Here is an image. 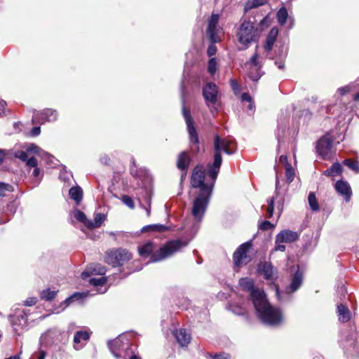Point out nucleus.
Here are the masks:
<instances>
[{"label":"nucleus","instance_id":"f257e3e1","mask_svg":"<svg viewBox=\"0 0 359 359\" xmlns=\"http://www.w3.org/2000/svg\"><path fill=\"white\" fill-rule=\"evenodd\" d=\"M214 149L215 151L214 162L209 165L208 170V175L212 182L210 184L204 182L205 175L203 166L197 165L193 170L191 184L194 189H198L197 196L194 202H208L212 194L213 182L217 177L222 162L221 151L226 154H232L236 151V144L231 137L220 138L219 135H216L214 140Z\"/></svg>","mask_w":359,"mask_h":359},{"label":"nucleus","instance_id":"f03ea898","mask_svg":"<svg viewBox=\"0 0 359 359\" xmlns=\"http://www.w3.org/2000/svg\"><path fill=\"white\" fill-rule=\"evenodd\" d=\"M254 300V307L258 318L264 324L269 326H278L284 321L282 311L273 306L269 302L266 294L256 293Z\"/></svg>","mask_w":359,"mask_h":359},{"label":"nucleus","instance_id":"7ed1b4c3","mask_svg":"<svg viewBox=\"0 0 359 359\" xmlns=\"http://www.w3.org/2000/svg\"><path fill=\"white\" fill-rule=\"evenodd\" d=\"M130 174L142 181L143 186L140 189L139 201L142 200L150 202L153 196L152 177L145 168H137L134 159L131 161Z\"/></svg>","mask_w":359,"mask_h":359},{"label":"nucleus","instance_id":"20e7f679","mask_svg":"<svg viewBox=\"0 0 359 359\" xmlns=\"http://www.w3.org/2000/svg\"><path fill=\"white\" fill-rule=\"evenodd\" d=\"M259 37L258 29L255 23L250 20H243L236 32V38L241 47L240 50H246Z\"/></svg>","mask_w":359,"mask_h":359},{"label":"nucleus","instance_id":"39448f33","mask_svg":"<svg viewBox=\"0 0 359 359\" xmlns=\"http://www.w3.org/2000/svg\"><path fill=\"white\" fill-rule=\"evenodd\" d=\"M191 238H178L168 241L163 246L160 248L151 257V262H156L165 259L180 252L187 247Z\"/></svg>","mask_w":359,"mask_h":359},{"label":"nucleus","instance_id":"423d86ee","mask_svg":"<svg viewBox=\"0 0 359 359\" xmlns=\"http://www.w3.org/2000/svg\"><path fill=\"white\" fill-rule=\"evenodd\" d=\"M219 18L218 14H212L208 21L207 35L212 43L209 46L207 53L210 57L217 52L215 43L221 41L222 29L218 27Z\"/></svg>","mask_w":359,"mask_h":359},{"label":"nucleus","instance_id":"0eeeda50","mask_svg":"<svg viewBox=\"0 0 359 359\" xmlns=\"http://www.w3.org/2000/svg\"><path fill=\"white\" fill-rule=\"evenodd\" d=\"M132 259V254L123 248H117L107 252L105 261L112 266H122Z\"/></svg>","mask_w":359,"mask_h":359},{"label":"nucleus","instance_id":"6e6552de","mask_svg":"<svg viewBox=\"0 0 359 359\" xmlns=\"http://www.w3.org/2000/svg\"><path fill=\"white\" fill-rule=\"evenodd\" d=\"M252 244L246 242L241 244L233 255V262L235 270H239L242 266L246 265L251 261L250 252Z\"/></svg>","mask_w":359,"mask_h":359},{"label":"nucleus","instance_id":"1a4fd4ad","mask_svg":"<svg viewBox=\"0 0 359 359\" xmlns=\"http://www.w3.org/2000/svg\"><path fill=\"white\" fill-rule=\"evenodd\" d=\"M298 238L299 234L297 232L284 229L276 235L273 250L283 252L285 250V246L283 244V243H290L296 241Z\"/></svg>","mask_w":359,"mask_h":359},{"label":"nucleus","instance_id":"9d476101","mask_svg":"<svg viewBox=\"0 0 359 359\" xmlns=\"http://www.w3.org/2000/svg\"><path fill=\"white\" fill-rule=\"evenodd\" d=\"M258 58V54L255 53L245 64V68L248 70V76L253 81H257L262 75L260 72L262 64Z\"/></svg>","mask_w":359,"mask_h":359},{"label":"nucleus","instance_id":"9b49d317","mask_svg":"<svg viewBox=\"0 0 359 359\" xmlns=\"http://www.w3.org/2000/svg\"><path fill=\"white\" fill-rule=\"evenodd\" d=\"M218 88L212 82L206 83L203 88V96L208 107L216 110L215 105L217 102Z\"/></svg>","mask_w":359,"mask_h":359},{"label":"nucleus","instance_id":"f8f14e48","mask_svg":"<svg viewBox=\"0 0 359 359\" xmlns=\"http://www.w3.org/2000/svg\"><path fill=\"white\" fill-rule=\"evenodd\" d=\"M183 116L185 119L186 124L187 126V130L189 136V141L191 144H194L196 147V151H198V133L196 130V128L194 126V120L190 114V111L187 110L184 107L182 109Z\"/></svg>","mask_w":359,"mask_h":359},{"label":"nucleus","instance_id":"ddd939ff","mask_svg":"<svg viewBox=\"0 0 359 359\" xmlns=\"http://www.w3.org/2000/svg\"><path fill=\"white\" fill-rule=\"evenodd\" d=\"M332 140L327 136L320 138L316 146L318 154L324 160H330L332 156Z\"/></svg>","mask_w":359,"mask_h":359},{"label":"nucleus","instance_id":"4468645a","mask_svg":"<svg viewBox=\"0 0 359 359\" xmlns=\"http://www.w3.org/2000/svg\"><path fill=\"white\" fill-rule=\"evenodd\" d=\"M28 313L25 311L18 310L9 316L15 332L22 330L27 325Z\"/></svg>","mask_w":359,"mask_h":359},{"label":"nucleus","instance_id":"2eb2a0df","mask_svg":"<svg viewBox=\"0 0 359 359\" xmlns=\"http://www.w3.org/2000/svg\"><path fill=\"white\" fill-rule=\"evenodd\" d=\"M57 117L58 113L56 110L53 109H46L41 111H35L32 116V121L43 123L45 121H55L57 119Z\"/></svg>","mask_w":359,"mask_h":359},{"label":"nucleus","instance_id":"dca6fc26","mask_svg":"<svg viewBox=\"0 0 359 359\" xmlns=\"http://www.w3.org/2000/svg\"><path fill=\"white\" fill-rule=\"evenodd\" d=\"M61 332L57 329H50L43 333L39 339L41 346L45 347L50 346L60 341Z\"/></svg>","mask_w":359,"mask_h":359},{"label":"nucleus","instance_id":"f3484780","mask_svg":"<svg viewBox=\"0 0 359 359\" xmlns=\"http://www.w3.org/2000/svg\"><path fill=\"white\" fill-rule=\"evenodd\" d=\"M239 285L243 290H245L250 293V296L252 304H254L255 296L256 293H261L262 296L265 294V292L262 289L255 287L254 285V281L252 279L249 278H242L239 280Z\"/></svg>","mask_w":359,"mask_h":359},{"label":"nucleus","instance_id":"a211bd4d","mask_svg":"<svg viewBox=\"0 0 359 359\" xmlns=\"http://www.w3.org/2000/svg\"><path fill=\"white\" fill-rule=\"evenodd\" d=\"M303 283V273L298 269L292 276L290 284L286 287L285 292L290 294L296 292Z\"/></svg>","mask_w":359,"mask_h":359},{"label":"nucleus","instance_id":"6ab92c4d","mask_svg":"<svg viewBox=\"0 0 359 359\" xmlns=\"http://www.w3.org/2000/svg\"><path fill=\"white\" fill-rule=\"evenodd\" d=\"M257 270L266 280H273L277 278V272L269 262L260 263Z\"/></svg>","mask_w":359,"mask_h":359},{"label":"nucleus","instance_id":"aec40b11","mask_svg":"<svg viewBox=\"0 0 359 359\" xmlns=\"http://www.w3.org/2000/svg\"><path fill=\"white\" fill-rule=\"evenodd\" d=\"M106 269L102 265L100 264H91L82 272L81 277L83 279H86L93 275H104Z\"/></svg>","mask_w":359,"mask_h":359},{"label":"nucleus","instance_id":"412c9836","mask_svg":"<svg viewBox=\"0 0 359 359\" xmlns=\"http://www.w3.org/2000/svg\"><path fill=\"white\" fill-rule=\"evenodd\" d=\"M283 208L280 207V203H268L267 205H263L262 210L266 211V217L268 218H272L275 216L278 219L280 216Z\"/></svg>","mask_w":359,"mask_h":359},{"label":"nucleus","instance_id":"4be33fe9","mask_svg":"<svg viewBox=\"0 0 359 359\" xmlns=\"http://www.w3.org/2000/svg\"><path fill=\"white\" fill-rule=\"evenodd\" d=\"M335 189L339 194L344 197L346 201H348L351 199L352 192L348 182L343 180H338L335 183Z\"/></svg>","mask_w":359,"mask_h":359},{"label":"nucleus","instance_id":"5701e85b","mask_svg":"<svg viewBox=\"0 0 359 359\" xmlns=\"http://www.w3.org/2000/svg\"><path fill=\"white\" fill-rule=\"evenodd\" d=\"M176 340L182 346H187L191 341V335L186 329L180 328L173 332Z\"/></svg>","mask_w":359,"mask_h":359},{"label":"nucleus","instance_id":"b1692460","mask_svg":"<svg viewBox=\"0 0 359 359\" xmlns=\"http://www.w3.org/2000/svg\"><path fill=\"white\" fill-rule=\"evenodd\" d=\"M14 156L22 161L26 162V165L29 167H35L38 165L37 161L34 157H28V152L26 149L25 151H16L14 154Z\"/></svg>","mask_w":359,"mask_h":359},{"label":"nucleus","instance_id":"393cba45","mask_svg":"<svg viewBox=\"0 0 359 359\" xmlns=\"http://www.w3.org/2000/svg\"><path fill=\"white\" fill-rule=\"evenodd\" d=\"M90 338V334L86 330L77 331L74 337V342L75 344L74 348L76 350L82 348L83 344L79 345V344H86Z\"/></svg>","mask_w":359,"mask_h":359},{"label":"nucleus","instance_id":"a878e982","mask_svg":"<svg viewBox=\"0 0 359 359\" xmlns=\"http://www.w3.org/2000/svg\"><path fill=\"white\" fill-rule=\"evenodd\" d=\"M17 209L16 203H0L1 219H4V215L6 216V221L9 220V217L14 215Z\"/></svg>","mask_w":359,"mask_h":359},{"label":"nucleus","instance_id":"bb28decb","mask_svg":"<svg viewBox=\"0 0 359 359\" xmlns=\"http://www.w3.org/2000/svg\"><path fill=\"white\" fill-rule=\"evenodd\" d=\"M278 34V29L276 27H273L269 34L266 36V42L264 46V48L266 52H270L273 46L274 43L276 41L277 36Z\"/></svg>","mask_w":359,"mask_h":359},{"label":"nucleus","instance_id":"cd10ccee","mask_svg":"<svg viewBox=\"0 0 359 359\" xmlns=\"http://www.w3.org/2000/svg\"><path fill=\"white\" fill-rule=\"evenodd\" d=\"M337 310L338 318L340 322L346 323L351 320V313L346 305L343 304H338Z\"/></svg>","mask_w":359,"mask_h":359},{"label":"nucleus","instance_id":"c85d7f7f","mask_svg":"<svg viewBox=\"0 0 359 359\" xmlns=\"http://www.w3.org/2000/svg\"><path fill=\"white\" fill-rule=\"evenodd\" d=\"M170 229L168 226L160 224H154L144 226L142 228L141 232H154V233H162L167 231H169Z\"/></svg>","mask_w":359,"mask_h":359},{"label":"nucleus","instance_id":"c756f323","mask_svg":"<svg viewBox=\"0 0 359 359\" xmlns=\"http://www.w3.org/2000/svg\"><path fill=\"white\" fill-rule=\"evenodd\" d=\"M123 338V336H119L118 338L108 343V346L111 350V352L116 358L120 357V355L116 351L120 350L121 347L123 346V341H122Z\"/></svg>","mask_w":359,"mask_h":359},{"label":"nucleus","instance_id":"7c9ffc66","mask_svg":"<svg viewBox=\"0 0 359 359\" xmlns=\"http://www.w3.org/2000/svg\"><path fill=\"white\" fill-rule=\"evenodd\" d=\"M206 208L207 203H194L191 211L194 217L200 222L202 219Z\"/></svg>","mask_w":359,"mask_h":359},{"label":"nucleus","instance_id":"2f4dec72","mask_svg":"<svg viewBox=\"0 0 359 359\" xmlns=\"http://www.w3.org/2000/svg\"><path fill=\"white\" fill-rule=\"evenodd\" d=\"M107 215L104 213L101 212H95L93 220H89V223H88V229H95L99 228L102 223L106 220Z\"/></svg>","mask_w":359,"mask_h":359},{"label":"nucleus","instance_id":"473e14b6","mask_svg":"<svg viewBox=\"0 0 359 359\" xmlns=\"http://www.w3.org/2000/svg\"><path fill=\"white\" fill-rule=\"evenodd\" d=\"M190 163V157L186 151H182L180 154L177 161V166L182 170H187Z\"/></svg>","mask_w":359,"mask_h":359},{"label":"nucleus","instance_id":"72a5a7b5","mask_svg":"<svg viewBox=\"0 0 359 359\" xmlns=\"http://www.w3.org/2000/svg\"><path fill=\"white\" fill-rule=\"evenodd\" d=\"M156 248V246L152 242H147L142 246L140 247L138 249V252L140 256L142 257H147L151 252H153Z\"/></svg>","mask_w":359,"mask_h":359},{"label":"nucleus","instance_id":"f704fd0d","mask_svg":"<svg viewBox=\"0 0 359 359\" xmlns=\"http://www.w3.org/2000/svg\"><path fill=\"white\" fill-rule=\"evenodd\" d=\"M69 195L74 202H81L83 199V190L80 187H73L69 190Z\"/></svg>","mask_w":359,"mask_h":359},{"label":"nucleus","instance_id":"c9c22d12","mask_svg":"<svg viewBox=\"0 0 359 359\" xmlns=\"http://www.w3.org/2000/svg\"><path fill=\"white\" fill-rule=\"evenodd\" d=\"M342 166L339 163H334L330 168L324 171V175L327 177H335L342 172Z\"/></svg>","mask_w":359,"mask_h":359},{"label":"nucleus","instance_id":"e433bc0d","mask_svg":"<svg viewBox=\"0 0 359 359\" xmlns=\"http://www.w3.org/2000/svg\"><path fill=\"white\" fill-rule=\"evenodd\" d=\"M266 3L267 0H249L245 3L244 10L247 12L251 9L264 6Z\"/></svg>","mask_w":359,"mask_h":359},{"label":"nucleus","instance_id":"4c0bfd02","mask_svg":"<svg viewBox=\"0 0 359 359\" xmlns=\"http://www.w3.org/2000/svg\"><path fill=\"white\" fill-rule=\"evenodd\" d=\"M277 21L280 25H284L288 18V13L285 7H281L276 13Z\"/></svg>","mask_w":359,"mask_h":359},{"label":"nucleus","instance_id":"58836bf2","mask_svg":"<svg viewBox=\"0 0 359 359\" xmlns=\"http://www.w3.org/2000/svg\"><path fill=\"white\" fill-rule=\"evenodd\" d=\"M86 294L85 293H81V292H75L72 295H71L70 297H69L68 298H67L62 303V304H64L65 305V307L69 306L71 303L75 302V301H77V300H79V299H81L83 298H84L86 297Z\"/></svg>","mask_w":359,"mask_h":359},{"label":"nucleus","instance_id":"ea45409f","mask_svg":"<svg viewBox=\"0 0 359 359\" xmlns=\"http://www.w3.org/2000/svg\"><path fill=\"white\" fill-rule=\"evenodd\" d=\"M57 293V291L51 290L50 288H47L41 292V298L46 301H50L55 297Z\"/></svg>","mask_w":359,"mask_h":359},{"label":"nucleus","instance_id":"a19ab883","mask_svg":"<svg viewBox=\"0 0 359 359\" xmlns=\"http://www.w3.org/2000/svg\"><path fill=\"white\" fill-rule=\"evenodd\" d=\"M73 215L79 222L83 224L88 228V223H89V219H87L86 215L83 212L79 210H74L73 212Z\"/></svg>","mask_w":359,"mask_h":359},{"label":"nucleus","instance_id":"79ce46f5","mask_svg":"<svg viewBox=\"0 0 359 359\" xmlns=\"http://www.w3.org/2000/svg\"><path fill=\"white\" fill-rule=\"evenodd\" d=\"M344 164L356 173H359V162L352 159H346Z\"/></svg>","mask_w":359,"mask_h":359},{"label":"nucleus","instance_id":"37998d69","mask_svg":"<svg viewBox=\"0 0 359 359\" xmlns=\"http://www.w3.org/2000/svg\"><path fill=\"white\" fill-rule=\"evenodd\" d=\"M107 282V278L104 276H102L100 278H91L89 280V283L90 285L99 287H102L104 285H105Z\"/></svg>","mask_w":359,"mask_h":359},{"label":"nucleus","instance_id":"c03bdc74","mask_svg":"<svg viewBox=\"0 0 359 359\" xmlns=\"http://www.w3.org/2000/svg\"><path fill=\"white\" fill-rule=\"evenodd\" d=\"M295 176V172L291 165H287L285 168V177L287 183L290 184L292 182Z\"/></svg>","mask_w":359,"mask_h":359},{"label":"nucleus","instance_id":"a18cd8bd","mask_svg":"<svg viewBox=\"0 0 359 359\" xmlns=\"http://www.w3.org/2000/svg\"><path fill=\"white\" fill-rule=\"evenodd\" d=\"M13 191V186L4 182H0V196H5L8 193H11Z\"/></svg>","mask_w":359,"mask_h":359},{"label":"nucleus","instance_id":"49530a36","mask_svg":"<svg viewBox=\"0 0 359 359\" xmlns=\"http://www.w3.org/2000/svg\"><path fill=\"white\" fill-rule=\"evenodd\" d=\"M217 69V62L215 58H211L208 62V70L210 74L213 75Z\"/></svg>","mask_w":359,"mask_h":359},{"label":"nucleus","instance_id":"de8ad7c7","mask_svg":"<svg viewBox=\"0 0 359 359\" xmlns=\"http://www.w3.org/2000/svg\"><path fill=\"white\" fill-rule=\"evenodd\" d=\"M25 149L27 150V151L28 153H33V154H39L41 151V149L34 144H29L26 147Z\"/></svg>","mask_w":359,"mask_h":359},{"label":"nucleus","instance_id":"09e8293b","mask_svg":"<svg viewBox=\"0 0 359 359\" xmlns=\"http://www.w3.org/2000/svg\"><path fill=\"white\" fill-rule=\"evenodd\" d=\"M274 227V225L269 221H264L260 223L259 229L263 231H267Z\"/></svg>","mask_w":359,"mask_h":359},{"label":"nucleus","instance_id":"8fccbe9b","mask_svg":"<svg viewBox=\"0 0 359 359\" xmlns=\"http://www.w3.org/2000/svg\"><path fill=\"white\" fill-rule=\"evenodd\" d=\"M36 302H37V299L36 297H29L24 302V304L25 306H33V305L36 304Z\"/></svg>","mask_w":359,"mask_h":359},{"label":"nucleus","instance_id":"3c124183","mask_svg":"<svg viewBox=\"0 0 359 359\" xmlns=\"http://www.w3.org/2000/svg\"><path fill=\"white\" fill-rule=\"evenodd\" d=\"M230 83H231V86L235 93H237L240 91V86L236 81L231 79L230 81Z\"/></svg>","mask_w":359,"mask_h":359},{"label":"nucleus","instance_id":"603ef678","mask_svg":"<svg viewBox=\"0 0 359 359\" xmlns=\"http://www.w3.org/2000/svg\"><path fill=\"white\" fill-rule=\"evenodd\" d=\"M278 161H279L280 163L283 164L285 166V168H287V165H290L287 162V157L286 156H285V155L280 156L279 157Z\"/></svg>","mask_w":359,"mask_h":359},{"label":"nucleus","instance_id":"864d4df0","mask_svg":"<svg viewBox=\"0 0 359 359\" xmlns=\"http://www.w3.org/2000/svg\"><path fill=\"white\" fill-rule=\"evenodd\" d=\"M100 161L102 164L108 165L110 162V158L107 155L104 154L100 156Z\"/></svg>","mask_w":359,"mask_h":359},{"label":"nucleus","instance_id":"5fc2aeb1","mask_svg":"<svg viewBox=\"0 0 359 359\" xmlns=\"http://www.w3.org/2000/svg\"><path fill=\"white\" fill-rule=\"evenodd\" d=\"M350 90H351V86H344V87H341V88H339L338 89V91H339V93L341 95H345L347 93H348Z\"/></svg>","mask_w":359,"mask_h":359},{"label":"nucleus","instance_id":"6e6d98bb","mask_svg":"<svg viewBox=\"0 0 359 359\" xmlns=\"http://www.w3.org/2000/svg\"><path fill=\"white\" fill-rule=\"evenodd\" d=\"M41 133V128L39 126L34 127L31 130V135L32 136H38Z\"/></svg>","mask_w":359,"mask_h":359},{"label":"nucleus","instance_id":"4d7b16f0","mask_svg":"<svg viewBox=\"0 0 359 359\" xmlns=\"http://www.w3.org/2000/svg\"><path fill=\"white\" fill-rule=\"evenodd\" d=\"M213 359H230V356L227 353H222L219 355H215Z\"/></svg>","mask_w":359,"mask_h":359},{"label":"nucleus","instance_id":"13d9d810","mask_svg":"<svg viewBox=\"0 0 359 359\" xmlns=\"http://www.w3.org/2000/svg\"><path fill=\"white\" fill-rule=\"evenodd\" d=\"M241 100L243 102L244 101H246V102H252L251 97L250 96V95L248 93H243V95L241 96Z\"/></svg>","mask_w":359,"mask_h":359},{"label":"nucleus","instance_id":"bf43d9fd","mask_svg":"<svg viewBox=\"0 0 359 359\" xmlns=\"http://www.w3.org/2000/svg\"><path fill=\"white\" fill-rule=\"evenodd\" d=\"M34 169L33 170V172H32V175L35 177V178H39V175H40V170L39 168L36 166L35 167H33Z\"/></svg>","mask_w":359,"mask_h":359},{"label":"nucleus","instance_id":"052dcab7","mask_svg":"<svg viewBox=\"0 0 359 359\" xmlns=\"http://www.w3.org/2000/svg\"><path fill=\"white\" fill-rule=\"evenodd\" d=\"M145 204H146V205H142V203H140L141 207L142 208L145 209L147 216H149L150 215V208H151L150 203H145Z\"/></svg>","mask_w":359,"mask_h":359},{"label":"nucleus","instance_id":"680f3d73","mask_svg":"<svg viewBox=\"0 0 359 359\" xmlns=\"http://www.w3.org/2000/svg\"><path fill=\"white\" fill-rule=\"evenodd\" d=\"M121 200L122 202L126 203V202H133V200L131 197L126 196V195H121Z\"/></svg>","mask_w":359,"mask_h":359},{"label":"nucleus","instance_id":"e2e57ef3","mask_svg":"<svg viewBox=\"0 0 359 359\" xmlns=\"http://www.w3.org/2000/svg\"><path fill=\"white\" fill-rule=\"evenodd\" d=\"M309 206L313 211H318L320 209L319 203H309Z\"/></svg>","mask_w":359,"mask_h":359},{"label":"nucleus","instance_id":"0e129e2a","mask_svg":"<svg viewBox=\"0 0 359 359\" xmlns=\"http://www.w3.org/2000/svg\"><path fill=\"white\" fill-rule=\"evenodd\" d=\"M316 198L315 194L313 192L310 193L308 196V202H316Z\"/></svg>","mask_w":359,"mask_h":359},{"label":"nucleus","instance_id":"69168bd1","mask_svg":"<svg viewBox=\"0 0 359 359\" xmlns=\"http://www.w3.org/2000/svg\"><path fill=\"white\" fill-rule=\"evenodd\" d=\"M46 356V353L45 351L43 350H41L39 351V355H38V358L37 359H44Z\"/></svg>","mask_w":359,"mask_h":359},{"label":"nucleus","instance_id":"338daca9","mask_svg":"<svg viewBox=\"0 0 359 359\" xmlns=\"http://www.w3.org/2000/svg\"><path fill=\"white\" fill-rule=\"evenodd\" d=\"M276 191H279V189H280V181H279V179H278V177L277 175H276Z\"/></svg>","mask_w":359,"mask_h":359},{"label":"nucleus","instance_id":"774afa93","mask_svg":"<svg viewBox=\"0 0 359 359\" xmlns=\"http://www.w3.org/2000/svg\"><path fill=\"white\" fill-rule=\"evenodd\" d=\"M5 359H20V355H13V356H11V357L6 358Z\"/></svg>","mask_w":359,"mask_h":359}]
</instances>
